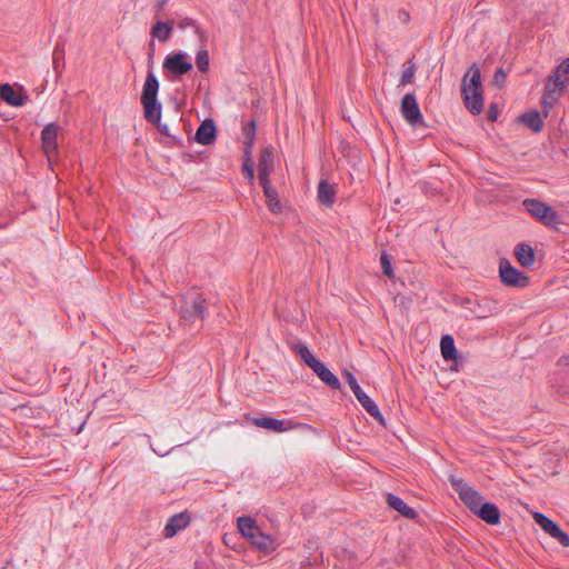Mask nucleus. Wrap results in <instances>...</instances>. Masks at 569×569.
Masks as SVG:
<instances>
[{
	"label": "nucleus",
	"mask_w": 569,
	"mask_h": 569,
	"mask_svg": "<svg viewBox=\"0 0 569 569\" xmlns=\"http://www.w3.org/2000/svg\"><path fill=\"white\" fill-rule=\"evenodd\" d=\"M461 94L466 108L472 114H480L483 109V96L480 69L472 64L462 78Z\"/></svg>",
	"instance_id": "nucleus-1"
},
{
	"label": "nucleus",
	"mask_w": 569,
	"mask_h": 569,
	"mask_svg": "<svg viewBox=\"0 0 569 569\" xmlns=\"http://www.w3.org/2000/svg\"><path fill=\"white\" fill-rule=\"evenodd\" d=\"M159 81L156 74L150 70L147 74L142 93L141 103L144 110V118L150 123H159L161 120V103L158 101Z\"/></svg>",
	"instance_id": "nucleus-2"
},
{
	"label": "nucleus",
	"mask_w": 569,
	"mask_h": 569,
	"mask_svg": "<svg viewBox=\"0 0 569 569\" xmlns=\"http://www.w3.org/2000/svg\"><path fill=\"white\" fill-rule=\"evenodd\" d=\"M180 317L182 320L204 319L207 312V301L198 291H189L180 297Z\"/></svg>",
	"instance_id": "nucleus-3"
},
{
	"label": "nucleus",
	"mask_w": 569,
	"mask_h": 569,
	"mask_svg": "<svg viewBox=\"0 0 569 569\" xmlns=\"http://www.w3.org/2000/svg\"><path fill=\"white\" fill-rule=\"evenodd\" d=\"M522 206L533 218L549 228H557L560 223L557 211L540 200L525 199Z\"/></svg>",
	"instance_id": "nucleus-4"
},
{
	"label": "nucleus",
	"mask_w": 569,
	"mask_h": 569,
	"mask_svg": "<svg viewBox=\"0 0 569 569\" xmlns=\"http://www.w3.org/2000/svg\"><path fill=\"white\" fill-rule=\"evenodd\" d=\"M450 482L452 488L458 492L461 501L473 512L482 506L483 498L479 491L467 485L462 479L451 477Z\"/></svg>",
	"instance_id": "nucleus-5"
},
{
	"label": "nucleus",
	"mask_w": 569,
	"mask_h": 569,
	"mask_svg": "<svg viewBox=\"0 0 569 569\" xmlns=\"http://www.w3.org/2000/svg\"><path fill=\"white\" fill-rule=\"evenodd\" d=\"M499 274L502 283L506 286L523 288L529 283V278L523 272L512 267L507 259L500 260Z\"/></svg>",
	"instance_id": "nucleus-6"
},
{
	"label": "nucleus",
	"mask_w": 569,
	"mask_h": 569,
	"mask_svg": "<svg viewBox=\"0 0 569 569\" xmlns=\"http://www.w3.org/2000/svg\"><path fill=\"white\" fill-rule=\"evenodd\" d=\"M400 111L402 118L411 126L423 123V117L413 93H407L401 100Z\"/></svg>",
	"instance_id": "nucleus-7"
},
{
	"label": "nucleus",
	"mask_w": 569,
	"mask_h": 569,
	"mask_svg": "<svg viewBox=\"0 0 569 569\" xmlns=\"http://www.w3.org/2000/svg\"><path fill=\"white\" fill-rule=\"evenodd\" d=\"M163 68L176 76H182L192 69V63L186 52L179 51L166 57Z\"/></svg>",
	"instance_id": "nucleus-8"
},
{
	"label": "nucleus",
	"mask_w": 569,
	"mask_h": 569,
	"mask_svg": "<svg viewBox=\"0 0 569 569\" xmlns=\"http://www.w3.org/2000/svg\"><path fill=\"white\" fill-rule=\"evenodd\" d=\"M60 131L61 127L58 123L50 122L41 132L42 149L49 161L58 152V134Z\"/></svg>",
	"instance_id": "nucleus-9"
},
{
	"label": "nucleus",
	"mask_w": 569,
	"mask_h": 569,
	"mask_svg": "<svg viewBox=\"0 0 569 569\" xmlns=\"http://www.w3.org/2000/svg\"><path fill=\"white\" fill-rule=\"evenodd\" d=\"M535 521L562 547H569V536L550 518L541 512L533 513Z\"/></svg>",
	"instance_id": "nucleus-10"
},
{
	"label": "nucleus",
	"mask_w": 569,
	"mask_h": 569,
	"mask_svg": "<svg viewBox=\"0 0 569 569\" xmlns=\"http://www.w3.org/2000/svg\"><path fill=\"white\" fill-rule=\"evenodd\" d=\"M274 167L273 161V152L271 147H266L260 156L258 161V177L259 182H267L270 181L269 176Z\"/></svg>",
	"instance_id": "nucleus-11"
},
{
	"label": "nucleus",
	"mask_w": 569,
	"mask_h": 569,
	"mask_svg": "<svg viewBox=\"0 0 569 569\" xmlns=\"http://www.w3.org/2000/svg\"><path fill=\"white\" fill-rule=\"evenodd\" d=\"M547 82L551 83V87L561 91L569 82V57L566 58L557 68L553 73L548 78Z\"/></svg>",
	"instance_id": "nucleus-12"
},
{
	"label": "nucleus",
	"mask_w": 569,
	"mask_h": 569,
	"mask_svg": "<svg viewBox=\"0 0 569 569\" xmlns=\"http://www.w3.org/2000/svg\"><path fill=\"white\" fill-rule=\"evenodd\" d=\"M326 385L332 389H340L341 385L336 375H333L323 362L316 359L313 363L308 366Z\"/></svg>",
	"instance_id": "nucleus-13"
},
{
	"label": "nucleus",
	"mask_w": 569,
	"mask_h": 569,
	"mask_svg": "<svg viewBox=\"0 0 569 569\" xmlns=\"http://www.w3.org/2000/svg\"><path fill=\"white\" fill-rule=\"evenodd\" d=\"M326 385L332 389H340L341 385L336 375H333L323 362L316 359L313 363L308 366Z\"/></svg>",
	"instance_id": "nucleus-14"
},
{
	"label": "nucleus",
	"mask_w": 569,
	"mask_h": 569,
	"mask_svg": "<svg viewBox=\"0 0 569 569\" xmlns=\"http://www.w3.org/2000/svg\"><path fill=\"white\" fill-rule=\"evenodd\" d=\"M326 385L332 389H340L341 385L336 375H333L323 362L316 359L313 363L308 366Z\"/></svg>",
	"instance_id": "nucleus-15"
},
{
	"label": "nucleus",
	"mask_w": 569,
	"mask_h": 569,
	"mask_svg": "<svg viewBox=\"0 0 569 569\" xmlns=\"http://www.w3.org/2000/svg\"><path fill=\"white\" fill-rule=\"evenodd\" d=\"M326 385L332 389H340L341 385L336 375H333L323 362L316 359L313 363L308 366Z\"/></svg>",
	"instance_id": "nucleus-16"
},
{
	"label": "nucleus",
	"mask_w": 569,
	"mask_h": 569,
	"mask_svg": "<svg viewBox=\"0 0 569 569\" xmlns=\"http://www.w3.org/2000/svg\"><path fill=\"white\" fill-rule=\"evenodd\" d=\"M217 128L212 119H206L196 131L194 140L203 146H209L216 140Z\"/></svg>",
	"instance_id": "nucleus-17"
},
{
	"label": "nucleus",
	"mask_w": 569,
	"mask_h": 569,
	"mask_svg": "<svg viewBox=\"0 0 569 569\" xmlns=\"http://www.w3.org/2000/svg\"><path fill=\"white\" fill-rule=\"evenodd\" d=\"M190 518L187 513L181 512L173 515L169 518L167 525L163 528V536L166 538H172L178 531L184 529L189 525Z\"/></svg>",
	"instance_id": "nucleus-18"
},
{
	"label": "nucleus",
	"mask_w": 569,
	"mask_h": 569,
	"mask_svg": "<svg viewBox=\"0 0 569 569\" xmlns=\"http://www.w3.org/2000/svg\"><path fill=\"white\" fill-rule=\"evenodd\" d=\"M251 423L256 427L282 432L289 429L283 420H279L269 416L254 417L250 419Z\"/></svg>",
	"instance_id": "nucleus-19"
},
{
	"label": "nucleus",
	"mask_w": 569,
	"mask_h": 569,
	"mask_svg": "<svg viewBox=\"0 0 569 569\" xmlns=\"http://www.w3.org/2000/svg\"><path fill=\"white\" fill-rule=\"evenodd\" d=\"M355 397L371 417H373L380 425L385 426V418L381 415L378 406L363 390L357 392Z\"/></svg>",
	"instance_id": "nucleus-20"
},
{
	"label": "nucleus",
	"mask_w": 569,
	"mask_h": 569,
	"mask_svg": "<svg viewBox=\"0 0 569 569\" xmlns=\"http://www.w3.org/2000/svg\"><path fill=\"white\" fill-rule=\"evenodd\" d=\"M386 500L388 506L398 511L401 516L408 519H415L417 517V511L409 507L400 497L388 493Z\"/></svg>",
	"instance_id": "nucleus-21"
},
{
	"label": "nucleus",
	"mask_w": 569,
	"mask_h": 569,
	"mask_svg": "<svg viewBox=\"0 0 569 569\" xmlns=\"http://www.w3.org/2000/svg\"><path fill=\"white\" fill-rule=\"evenodd\" d=\"M475 515L489 525H497L500 521V511L498 507L491 502H483Z\"/></svg>",
	"instance_id": "nucleus-22"
},
{
	"label": "nucleus",
	"mask_w": 569,
	"mask_h": 569,
	"mask_svg": "<svg viewBox=\"0 0 569 569\" xmlns=\"http://www.w3.org/2000/svg\"><path fill=\"white\" fill-rule=\"evenodd\" d=\"M515 256L518 262L525 268L531 267L536 260L533 248L527 243L517 244Z\"/></svg>",
	"instance_id": "nucleus-23"
},
{
	"label": "nucleus",
	"mask_w": 569,
	"mask_h": 569,
	"mask_svg": "<svg viewBox=\"0 0 569 569\" xmlns=\"http://www.w3.org/2000/svg\"><path fill=\"white\" fill-rule=\"evenodd\" d=\"M250 542L257 547L259 550L270 553L273 552L278 548V543L270 535H266L262 531H259Z\"/></svg>",
	"instance_id": "nucleus-24"
},
{
	"label": "nucleus",
	"mask_w": 569,
	"mask_h": 569,
	"mask_svg": "<svg viewBox=\"0 0 569 569\" xmlns=\"http://www.w3.org/2000/svg\"><path fill=\"white\" fill-rule=\"evenodd\" d=\"M237 526L240 531V533L247 538L249 541L259 532L261 531L260 528L257 526L254 519L251 517H239L237 520Z\"/></svg>",
	"instance_id": "nucleus-25"
},
{
	"label": "nucleus",
	"mask_w": 569,
	"mask_h": 569,
	"mask_svg": "<svg viewBox=\"0 0 569 569\" xmlns=\"http://www.w3.org/2000/svg\"><path fill=\"white\" fill-rule=\"evenodd\" d=\"M518 120L526 127L530 128L533 132H540L543 128L541 114L537 110L521 114Z\"/></svg>",
	"instance_id": "nucleus-26"
},
{
	"label": "nucleus",
	"mask_w": 569,
	"mask_h": 569,
	"mask_svg": "<svg viewBox=\"0 0 569 569\" xmlns=\"http://www.w3.org/2000/svg\"><path fill=\"white\" fill-rule=\"evenodd\" d=\"M561 91L552 88L550 82H546L543 96L541 99L545 117H548L549 110L553 107Z\"/></svg>",
	"instance_id": "nucleus-27"
},
{
	"label": "nucleus",
	"mask_w": 569,
	"mask_h": 569,
	"mask_svg": "<svg viewBox=\"0 0 569 569\" xmlns=\"http://www.w3.org/2000/svg\"><path fill=\"white\" fill-rule=\"evenodd\" d=\"M335 188L327 180H321L318 186V200L327 206L331 207L335 202Z\"/></svg>",
	"instance_id": "nucleus-28"
},
{
	"label": "nucleus",
	"mask_w": 569,
	"mask_h": 569,
	"mask_svg": "<svg viewBox=\"0 0 569 569\" xmlns=\"http://www.w3.org/2000/svg\"><path fill=\"white\" fill-rule=\"evenodd\" d=\"M256 129L257 123L254 120L248 121L242 127V133L244 136V156H250L252 153V147L256 138Z\"/></svg>",
	"instance_id": "nucleus-29"
},
{
	"label": "nucleus",
	"mask_w": 569,
	"mask_h": 569,
	"mask_svg": "<svg viewBox=\"0 0 569 569\" xmlns=\"http://www.w3.org/2000/svg\"><path fill=\"white\" fill-rule=\"evenodd\" d=\"M173 23L168 21H157L151 28V34L157 38L160 42H166L172 32Z\"/></svg>",
	"instance_id": "nucleus-30"
},
{
	"label": "nucleus",
	"mask_w": 569,
	"mask_h": 569,
	"mask_svg": "<svg viewBox=\"0 0 569 569\" xmlns=\"http://www.w3.org/2000/svg\"><path fill=\"white\" fill-rule=\"evenodd\" d=\"M440 350L441 356L446 361L457 359V349L455 346V340L450 335L442 336L440 340Z\"/></svg>",
	"instance_id": "nucleus-31"
},
{
	"label": "nucleus",
	"mask_w": 569,
	"mask_h": 569,
	"mask_svg": "<svg viewBox=\"0 0 569 569\" xmlns=\"http://www.w3.org/2000/svg\"><path fill=\"white\" fill-rule=\"evenodd\" d=\"M266 198L268 199V207L272 212H279L281 209L280 200L278 199L277 190L271 186L270 181L260 183Z\"/></svg>",
	"instance_id": "nucleus-32"
},
{
	"label": "nucleus",
	"mask_w": 569,
	"mask_h": 569,
	"mask_svg": "<svg viewBox=\"0 0 569 569\" xmlns=\"http://www.w3.org/2000/svg\"><path fill=\"white\" fill-rule=\"evenodd\" d=\"M0 96L10 106L20 107L23 104L22 97L10 84L1 87Z\"/></svg>",
	"instance_id": "nucleus-33"
},
{
	"label": "nucleus",
	"mask_w": 569,
	"mask_h": 569,
	"mask_svg": "<svg viewBox=\"0 0 569 569\" xmlns=\"http://www.w3.org/2000/svg\"><path fill=\"white\" fill-rule=\"evenodd\" d=\"M291 349L297 356L300 357L306 366L313 363L317 359L305 343L295 342L291 345Z\"/></svg>",
	"instance_id": "nucleus-34"
},
{
	"label": "nucleus",
	"mask_w": 569,
	"mask_h": 569,
	"mask_svg": "<svg viewBox=\"0 0 569 569\" xmlns=\"http://www.w3.org/2000/svg\"><path fill=\"white\" fill-rule=\"evenodd\" d=\"M196 66L200 72H207L210 66L208 50H199L196 57Z\"/></svg>",
	"instance_id": "nucleus-35"
},
{
	"label": "nucleus",
	"mask_w": 569,
	"mask_h": 569,
	"mask_svg": "<svg viewBox=\"0 0 569 569\" xmlns=\"http://www.w3.org/2000/svg\"><path fill=\"white\" fill-rule=\"evenodd\" d=\"M241 170H242L243 176L249 180V183L253 184L254 183V167H253V162L251 159V154L244 156V161H243Z\"/></svg>",
	"instance_id": "nucleus-36"
},
{
	"label": "nucleus",
	"mask_w": 569,
	"mask_h": 569,
	"mask_svg": "<svg viewBox=\"0 0 569 569\" xmlns=\"http://www.w3.org/2000/svg\"><path fill=\"white\" fill-rule=\"evenodd\" d=\"M63 47L57 46L53 50V69L57 73H60L61 63L63 64Z\"/></svg>",
	"instance_id": "nucleus-37"
},
{
	"label": "nucleus",
	"mask_w": 569,
	"mask_h": 569,
	"mask_svg": "<svg viewBox=\"0 0 569 569\" xmlns=\"http://www.w3.org/2000/svg\"><path fill=\"white\" fill-rule=\"evenodd\" d=\"M179 28L186 29L188 27H194V32L202 39L204 37L203 30H201L191 18H183L179 21Z\"/></svg>",
	"instance_id": "nucleus-38"
},
{
	"label": "nucleus",
	"mask_w": 569,
	"mask_h": 569,
	"mask_svg": "<svg viewBox=\"0 0 569 569\" xmlns=\"http://www.w3.org/2000/svg\"><path fill=\"white\" fill-rule=\"evenodd\" d=\"M380 263H381V268L383 270V273L391 278L393 276V270H392V267H391V261H390V258L387 253H382L381 257H380Z\"/></svg>",
	"instance_id": "nucleus-39"
},
{
	"label": "nucleus",
	"mask_w": 569,
	"mask_h": 569,
	"mask_svg": "<svg viewBox=\"0 0 569 569\" xmlns=\"http://www.w3.org/2000/svg\"><path fill=\"white\" fill-rule=\"evenodd\" d=\"M343 376H345L350 389L352 390L353 395H357V392L362 390L361 387L359 386L356 377L350 371H345Z\"/></svg>",
	"instance_id": "nucleus-40"
},
{
	"label": "nucleus",
	"mask_w": 569,
	"mask_h": 569,
	"mask_svg": "<svg viewBox=\"0 0 569 569\" xmlns=\"http://www.w3.org/2000/svg\"><path fill=\"white\" fill-rule=\"evenodd\" d=\"M506 72L503 71L502 68H499L496 72H495V76H493V83L501 88L503 84H505V81H506Z\"/></svg>",
	"instance_id": "nucleus-41"
},
{
	"label": "nucleus",
	"mask_w": 569,
	"mask_h": 569,
	"mask_svg": "<svg viewBox=\"0 0 569 569\" xmlns=\"http://www.w3.org/2000/svg\"><path fill=\"white\" fill-rule=\"evenodd\" d=\"M413 76H415V68L413 67H409L408 69H406L402 73V77H401V82L402 83H410L413 79Z\"/></svg>",
	"instance_id": "nucleus-42"
},
{
	"label": "nucleus",
	"mask_w": 569,
	"mask_h": 569,
	"mask_svg": "<svg viewBox=\"0 0 569 569\" xmlns=\"http://www.w3.org/2000/svg\"><path fill=\"white\" fill-rule=\"evenodd\" d=\"M488 118L491 120V121H495L497 119V112L496 110L491 107V109L489 110V113H488Z\"/></svg>",
	"instance_id": "nucleus-43"
},
{
	"label": "nucleus",
	"mask_w": 569,
	"mask_h": 569,
	"mask_svg": "<svg viewBox=\"0 0 569 569\" xmlns=\"http://www.w3.org/2000/svg\"><path fill=\"white\" fill-rule=\"evenodd\" d=\"M168 3V0H158L157 7L158 10L163 9V7Z\"/></svg>",
	"instance_id": "nucleus-44"
},
{
	"label": "nucleus",
	"mask_w": 569,
	"mask_h": 569,
	"mask_svg": "<svg viewBox=\"0 0 569 569\" xmlns=\"http://www.w3.org/2000/svg\"><path fill=\"white\" fill-rule=\"evenodd\" d=\"M488 317H489V315L483 313L481 311L476 312V318H478V319H485V318H488Z\"/></svg>",
	"instance_id": "nucleus-45"
},
{
	"label": "nucleus",
	"mask_w": 569,
	"mask_h": 569,
	"mask_svg": "<svg viewBox=\"0 0 569 569\" xmlns=\"http://www.w3.org/2000/svg\"><path fill=\"white\" fill-rule=\"evenodd\" d=\"M160 131H161V132H163V133H166V134H169V133H168V127H167V126H162V127H160Z\"/></svg>",
	"instance_id": "nucleus-46"
}]
</instances>
